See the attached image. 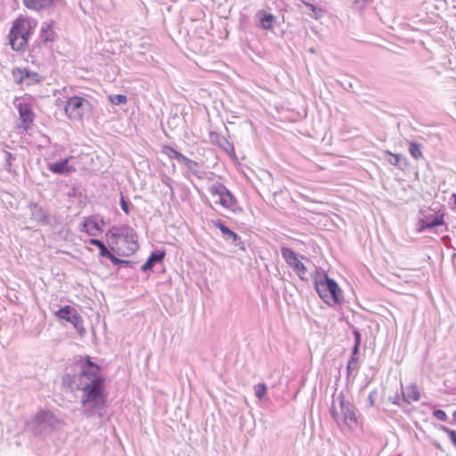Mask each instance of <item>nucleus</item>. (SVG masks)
Segmentation results:
<instances>
[{
  "mask_svg": "<svg viewBox=\"0 0 456 456\" xmlns=\"http://www.w3.org/2000/svg\"><path fill=\"white\" fill-rule=\"evenodd\" d=\"M80 370L77 375H66L62 381L64 386L81 391V405L90 413L104 409L108 399L106 394L105 378L101 374V367L86 356L80 361Z\"/></svg>",
  "mask_w": 456,
  "mask_h": 456,
  "instance_id": "nucleus-1",
  "label": "nucleus"
},
{
  "mask_svg": "<svg viewBox=\"0 0 456 456\" xmlns=\"http://www.w3.org/2000/svg\"><path fill=\"white\" fill-rule=\"evenodd\" d=\"M107 236L111 240V250L118 256H130L139 248L138 235L128 225L113 226L108 231Z\"/></svg>",
  "mask_w": 456,
  "mask_h": 456,
  "instance_id": "nucleus-2",
  "label": "nucleus"
},
{
  "mask_svg": "<svg viewBox=\"0 0 456 456\" xmlns=\"http://www.w3.org/2000/svg\"><path fill=\"white\" fill-rule=\"evenodd\" d=\"M314 288L318 296L324 303L332 306L343 302V294L338 283L327 273L318 275L314 280Z\"/></svg>",
  "mask_w": 456,
  "mask_h": 456,
  "instance_id": "nucleus-3",
  "label": "nucleus"
},
{
  "mask_svg": "<svg viewBox=\"0 0 456 456\" xmlns=\"http://www.w3.org/2000/svg\"><path fill=\"white\" fill-rule=\"evenodd\" d=\"M36 23L33 20L19 17L13 20L10 33L9 44L15 51H21L27 45Z\"/></svg>",
  "mask_w": 456,
  "mask_h": 456,
  "instance_id": "nucleus-4",
  "label": "nucleus"
},
{
  "mask_svg": "<svg viewBox=\"0 0 456 456\" xmlns=\"http://www.w3.org/2000/svg\"><path fill=\"white\" fill-rule=\"evenodd\" d=\"M211 201L220 208L232 210L237 200L232 193L221 183H215L208 188Z\"/></svg>",
  "mask_w": 456,
  "mask_h": 456,
  "instance_id": "nucleus-5",
  "label": "nucleus"
},
{
  "mask_svg": "<svg viewBox=\"0 0 456 456\" xmlns=\"http://www.w3.org/2000/svg\"><path fill=\"white\" fill-rule=\"evenodd\" d=\"M281 253L285 262L292 268L300 280L307 281L309 279L308 269L302 261L305 259V256L297 255L288 247H281Z\"/></svg>",
  "mask_w": 456,
  "mask_h": 456,
  "instance_id": "nucleus-6",
  "label": "nucleus"
},
{
  "mask_svg": "<svg viewBox=\"0 0 456 456\" xmlns=\"http://www.w3.org/2000/svg\"><path fill=\"white\" fill-rule=\"evenodd\" d=\"M90 104L84 98L74 96L68 100L65 112L70 119L81 120L89 110Z\"/></svg>",
  "mask_w": 456,
  "mask_h": 456,
  "instance_id": "nucleus-7",
  "label": "nucleus"
},
{
  "mask_svg": "<svg viewBox=\"0 0 456 456\" xmlns=\"http://www.w3.org/2000/svg\"><path fill=\"white\" fill-rule=\"evenodd\" d=\"M19 121L15 126V130L18 134H28L33 127L35 114L31 107L27 103H20L18 105Z\"/></svg>",
  "mask_w": 456,
  "mask_h": 456,
  "instance_id": "nucleus-8",
  "label": "nucleus"
},
{
  "mask_svg": "<svg viewBox=\"0 0 456 456\" xmlns=\"http://www.w3.org/2000/svg\"><path fill=\"white\" fill-rule=\"evenodd\" d=\"M54 315L60 320H65L70 322L81 336L86 333V329L83 326L82 317L74 307L70 305H65L56 311Z\"/></svg>",
  "mask_w": 456,
  "mask_h": 456,
  "instance_id": "nucleus-9",
  "label": "nucleus"
},
{
  "mask_svg": "<svg viewBox=\"0 0 456 456\" xmlns=\"http://www.w3.org/2000/svg\"><path fill=\"white\" fill-rule=\"evenodd\" d=\"M332 415L337 421L340 420L344 425L347 427L355 425L357 421L355 413L352 410L351 404L346 403L344 400L340 402V411L333 409Z\"/></svg>",
  "mask_w": 456,
  "mask_h": 456,
  "instance_id": "nucleus-10",
  "label": "nucleus"
},
{
  "mask_svg": "<svg viewBox=\"0 0 456 456\" xmlns=\"http://www.w3.org/2000/svg\"><path fill=\"white\" fill-rule=\"evenodd\" d=\"M13 81L16 84H25L26 86H32L41 82L42 77L37 73L29 71L26 69H16L12 72Z\"/></svg>",
  "mask_w": 456,
  "mask_h": 456,
  "instance_id": "nucleus-11",
  "label": "nucleus"
},
{
  "mask_svg": "<svg viewBox=\"0 0 456 456\" xmlns=\"http://www.w3.org/2000/svg\"><path fill=\"white\" fill-rule=\"evenodd\" d=\"M73 156H69L64 159H61L58 161L47 163V168L49 171L55 175H69L76 172V167L69 163Z\"/></svg>",
  "mask_w": 456,
  "mask_h": 456,
  "instance_id": "nucleus-12",
  "label": "nucleus"
},
{
  "mask_svg": "<svg viewBox=\"0 0 456 456\" xmlns=\"http://www.w3.org/2000/svg\"><path fill=\"white\" fill-rule=\"evenodd\" d=\"M81 231L89 236L95 237L102 232V225L94 216H87L83 221Z\"/></svg>",
  "mask_w": 456,
  "mask_h": 456,
  "instance_id": "nucleus-13",
  "label": "nucleus"
},
{
  "mask_svg": "<svg viewBox=\"0 0 456 456\" xmlns=\"http://www.w3.org/2000/svg\"><path fill=\"white\" fill-rule=\"evenodd\" d=\"M403 400L407 403L418 402L420 398V392L416 384H411L402 388Z\"/></svg>",
  "mask_w": 456,
  "mask_h": 456,
  "instance_id": "nucleus-14",
  "label": "nucleus"
},
{
  "mask_svg": "<svg viewBox=\"0 0 456 456\" xmlns=\"http://www.w3.org/2000/svg\"><path fill=\"white\" fill-rule=\"evenodd\" d=\"M55 32L53 30L52 26L47 23H44L40 30V41L44 45L52 43L55 39Z\"/></svg>",
  "mask_w": 456,
  "mask_h": 456,
  "instance_id": "nucleus-15",
  "label": "nucleus"
},
{
  "mask_svg": "<svg viewBox=\"0 0 456 456\" xmlns=\"http://www.w3.org/2000/svg\"><path fill=\"white\" fill-rule=\"evenodd\" d=\"M165 257V252H155V253H152L149 258L147 259V261L142 265V270L143 272L147 271V270H151L152 267L154 266V265L156 263H160L163 261Z\"/></svg>",
  "mask_w": 456,
  "mask_h": 456,
  "instance_id": "nucleus-16",
  "label": "nucleus"
},
{
  "mask_svg": "<svg viewBox=\"0 0 456 456\" xmlns=\"http://www.w3.org/2000/svg\"><path fill=\"white\" fill-rule=\"evenodd\" d=\"M213 224L216 228H218L221 231V232L224 236L231 238L233 242H236L240 239L239 235L233 231L230 230L228 227H226L222 221L217 220Z\"/></svg>",
  "mask_w": 456,
  "mask_h": 456,
  "instance_id": "nucleus-17",
  "label": "nucleus"
},
{
  "mask_svg": "<svg viewBox=\"0 0 456 456\" xmlns=\"http://www.w3.org/2000/svg\"><path fill=\"white\" fill-rule=\"evenodd\" d=\"M302 3L311 11V12L307 13L311 18L319 20L322 17L323 10L322 8L304 0H302Z\"/></svg>",
  "mask_w": 456,
  "mask_h": 456,
  "instance_id": "nucleus-18",
  "label": "nucleus"
},
{
  "mask_svg": "<svg viewBox=\"0 0 456 456\" xmlns=\"http://www.w3.org/2000/svg\"><path fill=\"white\" fill-rule=\"evenodd\" d=\"M409 152L411 156L415 159H419L423 157L421 145L418 142H411Z\"/></svg>",
  "mask_w": 456,
  "mask_h": 456,
  "instance_id": "nucleus-19",
  "label": "nucleus"
},
{
  "mask_svg": "<svg viewBox=\"0 0 456 456\" xmlns=\"http://www.w3.org/2000/svg\"><path fill=\"white\" fill-rule=\"evenodd\" d=\"M53 418V414L49 411L42 410L35 416V421L37 424H41L44 421H48Z\"/></svg>",
  "mask_w": 456,
  "mask_h": 456,
  "instance_id": "nucleus-20",
  "label": "nucleus"
},
{
  "mask_svg": "<svg viewBox=\"0 0 456 456\" xmlns=\"http://www.w3.org/2000/svg\"><path fill=\"white\" fill-rule=\"evenodd\" d=\"M273 20L274 16L273 14L265 13L264 16L260 19L262 28L266 30L272 29Z\"/></svg>",
  "mask_w": 456,
  "mask_h": 456,
  "instance_id": "nucleus-21",
  "label": "nucleus"
},
{
  "mask_svg": "<svg viewBox=\"0 0 456 456\" xmlns=\"http://www.w3.org/2000/svg\"><path fill=\"white\" fill-rule=\"evenodd\" d=\"M162 152L164 154H166L167 156H168L170 159H175L177 161H179V159H180L179 157L183 156V154L181 152L177 151L171 146H167V145H165L162 148Z\"/></svg>",
  "mask_w": 456,
  "mask_h": 456,
  "instance_id": "nucleus-22",
  "label": "nucleus"
},
{
  "mask_svg": "<svg viewBox=\"0 0 456 456\" xmlns=\"http://www.w3.org/2000/svg\"><path fill=\"white\" fill-rule=\"evenodd\" d=\"M89 243L91 245H94L96 247H98V248L100 249V255L102 256H106L110 251L106 248V246L104 245V243L102 241H101L100 240H97V239H91L89 240Z\"/></svg>",
  "mask_w": 456,
  "mask_h": 456,
  "instance_id": "nucleus-23",
  "label": "nucleus"
},
{
  "mask_svg": "<svg viewBox=\"0 0 456 456\" xmlns=\"http://www.w3.org/2000/svg\"><path fill=\"white\" fill-rule=\"evenodd\" d=\"M444 224V215L436 216L432 221L425 224L423 228H434L438 225H443Z\"/></svg>",
  "mask_w": 456,
  "mask_h": 456,
  "instance_id": "nucleus-24",
  "label": "nucleus"
},
{
  "mask_svg": "<svg viewBox=\"0 0 456 456\" xmlns=\"http://www.w3.org/2000/svg\"><path fill=\"white\" fill-rule=\"evenodd\" d=\"M179 163L183 164L188 169H193L198 167V163L192 159H188L186 156L183 154L182 157H179Z\"/></svg>",
  "mask_w": 456,
  "mask_h": 456,
  "instance_id": "nucleus-25",
  "label": "nucleus"
},
{
  "mask_svg": "<svg viewBox=\"0 0 456 456\" xmlns=\"http://www.w3.org/2000/svg\"><path fill=\"white\" fill-rule=\"evenodd\" d=\"M255 394L258 399H262L267 391V387L265 383H259L254 387Z\"/></svg>",
  "mask_w": 456,
  "mask_h": 456,
  "instance_id": "nucleus-26",
  "label": "nucleus"
},
{
  "mask_svg": "<svg viewBox=\"0 0 456 456\" xmlns=\"http://www.w3.org/2000/svg\"><path fill=\"white\" fill-rule=\"evenodd\" d=\"M109 100L115 105L124 104L126 102V97L123 94L110 95Z\"/></svg>",
  "mask_w": 456,
  "mask_h": 456,
  "instance_id": "nucleus-27",
  "label": "nucleus"
},
{
  "mask_svg": "<svg viewBox=\"0 0 456 456\" xmlns=\"http://www.w3.org/2000/svg\"><path fill=\"white\" fill-rule=\"evenodd\" d=\"M440 430L446 433L452 443L456 446V432L454 430L449 429L445 426H441Z\"/></svg>",
  "mask_w": 456,
  "mask_h": 456,
  "instance_id": "nucleus-28",
  "label": "nucleus"
},
{
  "mask_svg": "<svg viewBox=\"0 0 456 456\" xmlns=\"http://www.w3.org/2000/svg\"><path fill=\"white\" fill-rule=\"evenodd\" d=\"M433 416L441 421H446L448 419L447 414L443 410H435Z\"/></svg>",
  "mask_w": 456,
  "mask_h": 456,
  "instance_id": "nucleus-29",
  "label": "nucleus"
},
{
  "mask_svg": "<svg viewBox=\"0 0 456 456\" xmlns=\"http://www.w3.org/2000/svg\"><path fill=\"white\" fill-rule=\"evenodd\" d=\"M354 337H355V346H354V347L353 354H357V352H358L359 346H360V344H361V334H360V332H359V331L355 330V331L354 332Z\"/></svg>",
  "mask_w": 456,
  "mask_h": 456,
  "instance_id": "nucleus-30",
  "label": "nucleus"
},
{
  "mask_svg": "<svg viewBox=\"0 0 456 456\" xmlns=\"http://www.w3.org/2000/svg\"><path fill=\"white\" fill-rule=\"evenodd\" d=\"M386 153L393 158V159L389 160V162L394 166H398L399 161L401 159V156L399 154H395L390 151H386Z\"/></svg>",
  "mask_w": 456,
  "mask_h": 456,
  "instance_id": "nucleus-31",
  "label": "nucleus"
},
{
  "mask_svg": "<svg viewBox=\"0 0 456 456\" xmlns=\"http://www.w3.org/2000/svg\"><path fill=\"white\" fill-rule=\"evenodd\" d=\"M106 257H108L114 265L126 263V261L118 258L111 252H110Z\"/></svg>",
  "mask_w": 456,
  "mask_h": 456,
  "instance_id": "nucleus-32",
  "label": "nucleus"
},
{
  "mask_svg": "<svg viewBox=\"0 0 456 456\" xmlns=\"http://www.w3.org/2000/svg\"><path fill=\"white\" fill-rule=\"evenodd\" d=\"M120 205H121V208H122V210H123L126 215H129V208H128V205H127L126 201L125 200L124 197H121V200H120Z\"/></svg>",
  "mask_w": 456,
  "mask_h": 456,
  "instance_id": "nucleus-33",
  "label": "nucleus"
},
{
  "mask_svg": "<svg viewBox=\"0 0 456 456\" xmlns=\"http://www.w3.org/2000/svg\"><path fill=\"white\" fill-rule=\"evenodd\" d=\"M453 202L456 205V193L452 194Z\"/></svg>",
  "mask_w": 456,
  "mask_h": 456,
  "instance_id": "nucleus-34",
  "label": "nucleus"
},
{
  "mask_svg": "<svg viewBox=\"0 0 456 456\" xmlns=\"http://www.w3.org/2000/svg\"><path fill=\"white\" fill-rule=\"evenodd\" d=\"M453 416L456 417V411H454Z\"/></svg>",
  "mask_w": 456,
  "mask_h": 456,
  "instance_id": "nucleus-35",
  "label": "nucleus"
}]
</instances>
